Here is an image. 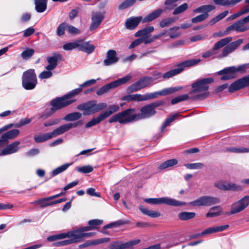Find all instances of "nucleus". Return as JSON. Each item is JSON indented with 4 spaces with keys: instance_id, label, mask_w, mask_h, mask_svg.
<instances>
[{
    "instance_id": "obj_1",
    "label": "nucleus",
    "mask_w": 249,
    "mask_h": 249,
    "mask_svg": "<svg viewBox=\"0 0 249 249\" xmlns=\"http://www.w3.org/2000/svg\"><path fill=\"white\" fill-rule=\"evenodd\" d=\"M231 37H227L220 39L216 42L212 49L213 58L219 59L226 57L235 51L244 42L243 39L232 41Z\"/></svg>"
},
{
    "instance_id": "obj_2",
    "label": "nucleus",
    "mask_w": 249,
    "mask_h": 249,
    "mask_svg": "<svg viewBox=\"0 0 249 249\" xmlns=\"http://www.w3.org/2000/svg\"><path fill=\"white\" fill-rule=\"evenodd\" d=\"M213 82V78H204L194 82L192 85V90L190 94L193 99L205 98L208 96L209 84Z\"/></svg>"
},
{
    "instance_id": "obj_3",
    "label": "nucleus",
    "mask_w": 249,
    "mask_h": 249,
    "mask_svg": "<svg viewBox=\"0 0 249 249\" xmlns=\"http://www.w3.org/2000/svg\"><path fill=\"white\" fill-rule=\"evenodd\" d=\"M134 108H130L117 113L112 116L108 120L109 123L119 122L120 124H127L137 121Z\"/></svg>"
},
{
    "instance_id": "obj_4",
    "label": "nucleus",
    "mask_w": 249,
    "mask_h": 249,
    "mask_svg": "<svg viewBox=\"0 0 249 249\" xmlns=\"http://www.w3.org/2000/svg\"><path fill=\"white\" fill-rule=\"evenodd\" d=\"M107 107L105 103L96 104L94 100L91 101L78 105L77 109L83 111L84 115H89L91 114L99 112Z\"/></svg>"
},
{
    "instance_id": "obj_5",
    "label": "nucleus",
    "mask_w": 249,
    "mask_h": 249,
    "mask_svg": "<svg viewBox=\"0 0 249 249\" xmlns=\"http://www.w3.org/2000/svg\"><path fill=\"white\" fill-rule=\"evenodd\" d=\"M200 62L199 59H193L183 61L177 65L178 68L169 71L163 74V79H168L182 72L186 68L193 66Z\"/></svg>"
},
{
    "instance_id": "obj_6",
    "label": "nucleus",
    "mask_w": 249,
    "mask_h": 249,
    "mask_svg": "<svg viewBox=\"0 0 249 249\" xmlns=\"http://www.w3.org/2000/svg\"><path fill=\"white\" fill-rule=\"evenodd\" d=\"M37 83V77L34 69H29L23 72L22 76V85L25 89H34Z\"/></svg>"
},
{
    "instance_id": "obj_7",
    "label": "nucleus",
    "mask_w": 249,
    "mask_h": 249,
    "mask_svg": "<svg viewBox=\"0 0 249 249\" xmlns=\"http://www.w3.org/2000/svg\"><path fill=\"white\" fill-rule=\"evenodd\" d=\"M73 103V101H68L65 97V95L61 97L55 98L51 102V105L52 107L50 111L42 117L47 118L52 115L57 110L67 107Z\"/></svg>"
},
{
    "instance_id": "obj_8",
    "label": "nucleus",
    "mask_w": 249,
    "mask_h": 249,
    "mask_svg": "<svg viewBox=\"0 0 249 249\" xmlns=\"http://www.w3.org/2000/svg\"><path fill=\"white\" fill-rule=\"evenodd\" d=\"M220 202V200L218 197L210 196H204L189 202V205L197 207H209L219 204Z\"/></svg>"
},
{
    "instance_id": "obj_9",
    "label": "nucleus",
    "mask_w": 249,
    "mask_h": 249,
    "mask_svg": "<svg viewBox=\"0 0 249 249\" xmlns=\"http://www.w3.org/2000/svg\"><path fill=\"white\" fill-rule=\"evenodd\" d=\"M132 78L130 75H127L123 78L114 81L109 84L103 86L98 90L96 93L98 95H102L108 92L110 89L116 88L120 85L124 84L128 82Z\"/></svg>"
},
{
    "instance_id": "obj_10",
    "label": "nucleus",
    "mask_w": 249,
    "mask_h": 249,
    "mask_svg": "<svg viewBox=\"0 0 249 249\" xmlns=\"http://www.w3.org/2000/svg\"><path fill=\"white\" fill-rule=\"evenodd\" d=\"M144 201L151 204H166L173 206H184L186 204L185 202L179 201L175 199L167 197L146 198L144 199Z\"/></svg>"
},
{
    "instance_id": "obj_11",
    "label": "nucleus",
    "mask_w": 249,
    "mask_h": 249,
    "mask_svg": "<svg viewBox=\"0 0 249 249\" xmlns=\"http://www.w3.org/2000/svg\"><path fill=\"white\" fill-rule=\"evenodd\" d=\"M153 81V79L152 77L148 76L143 77L138 81L129 86L127 88V92L128 93H130L140 90L150 85Z\"/></svg>"
},
{
    "instance_id": "obj_12",
    "label": "nucleus",
    "mask_w": 249,
    "mask_h": 249,
    "mask_svg": "<svg viewBox=\"0 0 249 249\" xmlns=\"http://www.w3.org/2000/svg\"><path fill=\"white\" fill-rule=\"evenodd\" d=\"M249 206V196H245L231 205V214H236L244 211Z\"/></svg>"
},
{
    "instance_id": "obj_13",
    "label": "nucleus",
    "mask_w": 249,
    "mask_h": 249,
    "mask_svg": "<svg viewBox=\"0 0 249 249\" xmlns=\"http://www.w3.org/2000/svg\"><path fill=\"white\" fill-rule=\"evenodd\" d=\"M92 230V227H83L73 230L77 243L83 241L86 238L94 236V232H84Z\"/></svg>"
},
{
    "instance_id": "obj_14",
    "label": "nucleus",
    "mask_w": 249,
    "mask_h": 249,
    "mask_svg": "<svg viewBox=\"0 0 249 249\" xmlns=\"http://www.w3.org/2000/svg\"><path fill=\"white\" fill-rule=\"evenodd\" d=\"M82 124L83 121L80 120L74 123H68L62 125L58 128L54 129L52 132L53 134L54 137H56L64 133L72 128H75L78 125H81Z\"/></svg>"
},
{
    "instance_id": "obj_15",
    "label": "nucleus",
    "mask_w": 249,
    "mask_h": 249,
    "mask_svg": "<svg viewBox=\"0 0 249 249\" xmlns=\"http://www.w3.org/2000/svg\"><path fill=\"white\" fill-rule=\"evenodd\" d=\"M249 85V75L238 79L232 83L229 87V91L233 92Z\"/></svg>"
},
{
    "instance_id": "obj_16",
    "label": "nucleus",
    "mask_w": 249,
    "mask_h": 249,
    "mask_svg": "<svg viewBox=\"0 0 249 249\" xmlns=\"http://www.w3.org/2000/svg\"><path fill=\"white\" fill-rule=\"evenodd\" d=\"M140 111V113L136 114L137 120L149 118L156 113V111L150 104L141 107Z\"/></svg>"
},
{
    "instance_id": "obj_17",
    "label": "nucleus",
    "mask_w": 249,
    "mask_h": 249,
    "mask_svg": "<svg viewBox=\"0 0 249 249\" xmlns=\"http://www.w3.org/2000/svg\"><path fill=\"white\" fill-rule=\"evenodd\" d=\"M140 241V239L130 240L126 243L116 241L110 245V249H129L132 246L138 244Z\"/></svg>"
},
{
    "instance_id": "obj_18",
    "label": "nucleus",
    "mask_w": 249,
    "mask_h": 249,
    "mask_svg": "<svg viewBox=\"0 0 249 249\" xmlns=\"http://www.w3.org/2000/svg\"><path fill=\"white\" fill-rule=\"evenodd\" d=\"M249 30V26L246 25L243 18L240 19L237 21L235 22L231 25L229 26L226 29V32H229L231 31L234 30L237 32H244Z\"/></svg>"
},
{
    "instance_id": "obj_19",
    "label": "nucleus",
    "mask_w": 249,
    "mask_h": 249,
    "mask_svg": "<svg viewBox=\"0 0 249 249\" xmlns=\"http://www.w3.org/2000/svg\"><path fill=\"white\" fill-rule=\"evenodd\" d=\"M104 13L101 12H92L91 23L89 27L90 31L95 30L99 26L104 18Z\"/></svg>"
},
{
    "instance_id": "obj_20",
    "label": "nucleus",
    "mask_w": 249,
    "mask_h": 249,
    "mask_svg": "<svg viewBox=\"0 0 249 249\" xmlns=\"http://www.w3.org/2000/svg\"><path fill=\"white\" fill-rule=\"evenodd\" d=\"M67 235L66 238H68V239L58 242L53 244L55 246H67L73 243H77L76 236L74 233V230L69 231L67 232L62 233Z\"/></svg>"
},
{
    "instance_id": "obj_21",
    "label": "nucleus",
    "mask_w": 249,
    "mask_h": 249,
    "mask_svg": "<svg viewBox=\"0 0 249 249\" xmlns=\"http://www.w3.org/2000/svg\"><path fill=\"white\" fill-rule=\"evenodd\" d=\"M19 133V130L14 129L4 133L0 138V147L3 146L8 143L9 140L17 137Z\"/></svg>"
},
{
    "instance_id": "obj_22",
    "label": "nucleus",
    "mask_w": 249,
    "mask_h": 249,
    "mask_svg": "<svg viewBox=\"0 0 249 249\" xmlns=\"http://www.w3.org/2000/svg\"><path fill=\"white\" fill-rule=\"evenodd\" d=\"M214 186L219 189L222 190H232L234 191L242 190V187L234 183H228L222 181H216L214 183Z\"/></svg>"
},
{
    "instance_id": "obj_23",
    "label": "nucleus",
    "mask_w": 249,
    "mask_h": 249,
    "mask_svg": "<svg viewBox=\"0 0 249 249\" xmlns=\"http://www.w3.org/2000/svg\"><path fill=\"white\" fill-rule=\"evenodd\" d=\"M119 58L117 56V53L114 50H109L107 53V58L103 61L104 66H108L118 62Z\"/></svg>"
},
{
    "instance_id": "obj_24",
    "label": "nucleus",
    "mask_w": 249,
    "mask_h": 249,
    "mask_svg": "<svg viewBox=\"0 0 249 249\" xmlns=\"http://www.w3.org/2000/svg\"><path fill=\"white\" fill-rule=\"evenodd\" d=\"M62 56L60 54L54 53L53 56L47 57V61L49 63V65L45 68L48 71H52L54 70L57 65L58 60L61 59Z\"/></svg>"
},
{
    "instance_id": "obj_25",
    "label": "nucleus",
    "mask_w": 249,
    "mask_h": 249,
    "mask_svg": "<svg viewBox=\"0 0 249 249\" xmlns=\"http://www.w3.org/2000/svg\"><path fill=\"white\" fill-rule=\"evenodd\" d=\"M78 49L79 50L88 53H90L94 51L95 46L90 44L89 42H84L82 39L78 40Z\"/></svg>"
},
{
    "instance_id": "obj_26",
    "label": "nucleus",
    "mask_w": 249,
    "mask_h": 249,
    "mask_svg": "<svg viewBox=\"0 0 249 249\" xmlns=\"http://www.w3.org/2000/svg\"><path fill=\"white\" fill-rule=\"evenodd\" d=\"M182 89L181 87H171L169 88L164 89L160 91L152 92L153 98H157L160 96H165L176 91H178Z\"/></svg>"
},
{
    "instance_id": "obj_27",
    "label": "nucleus",
    "mask_w": 249,
    "mask_h": 249,
    "mask_svg": "<svg viewBox=\"0 0 249 249\" xmlns=\"http://www.w3.org/2000/svg\"><path fill=\"white\" fill-rule=\"evenodd\" d=\"M229 227V225H225L220 226L212 227L206 229L201 233H198V236H204L206 234H210L217 232L223 231Z\"/></svg>"
},
{
    "instance_id": "obj_28",
    "label": "nucleus",
    "mask_w": 249,
    "mask_h": 249,
    "mask_svg": "<svg viewBox=\"0 0 249 249\" xmlns=\"http://www.w3.org/2000/svg\"><path fill=\"white\" fill-rule=\"evenodd\" d=\"M164 10L161 8H158L147 15L142 20L143 23L151 22L158 18L163 12Z\"/></svg>"
},
{
    "instance_id": "obj_29",
    "label": "nucleus",
    "mask_w": 249,
    "mask_h": 249,
    "mask_svg": "<svg viewBox=\"0 0 249 249\" xmlns=\"http://www.w3.org/2000/svg\"><path fill=\"white\" fill-rule=\"evenodd\" d=\"M142 19V17H131L126 20L125 27L128 29L133 30L138 26Z\"/></svg>"
},
{
    "instance_id": "obj_30",
    "label": "nucleus",
    "mask_w": 249,
    "mask_h": 249,
    "mask_svg": "<svg viewBox=\"0 0 249 249\" xmlns=\"http://www.w3.org/2000/svg\"><path fill=\"white\" fill-rule=\"evenodd\" d=\"M154 30V27L152 26L146 27L145 28L138 31L134 34L135 37H140L141 38L149 37L151 33Z\"/></svg>"
},
{
    "instance_id": "obj_31",
    "label": "nucleus",
    "mask_w": 249,
    "mask_h": 249,
    "mask_svg": "<svg viewBox=\"0 0 249 249\" xmlns=\"http://www.w3.org/2000/svg\"><path fill=\"white\" fill-rule=\"evenodd\" d=\"M19 144V142L16 141L9 144L3 149L4 154L8 155L16 152L19 149L18 145Z\"/></svg>"
},
{
    "instance_id": "obj_32",
    "label": "nucleus",
    "mask_w": 249,
    "mask_h": 249,
    "mask_svg": "<svg viewBox=\"0 0 249 249\" xmlns=\"http://www.w3.org/2000/svg\"><path fill=\"white\" fill-rule=\"evenodd\" d=\"M35 9L38 13H42L46 10L47 0H34Z\"/></svg>"
},
{
    "instance_id": "obj_33",
    "label": "nucleus",
    "mask_w": 249,
    "mask_h": 249,
    "mask_svg": "<svg viewBox=\"0 0 249 249\" xmlns=\"http://www.w3.org/2000/svg\"><path fill=\"white\" fill-rule=\"evenodd\" d=\"M222 209L220 206H214L211 208L208 213H206L207 217H213L221 214Z\"/></svg>"
},
{
    "instance_id": "obj_34",
    "label": "nucleus",
    "mask_w": 249,
    "mask_h": 249,
    "mask_svg": "<svg viewBox=\"0 0 249 249\" xmlns=\"http://www.w3.org/2000/svg\"><path fill=\"white\" fill-rule=\"evenodd\" d=\"M179 29V26H175L167 30L168 31L167 33L168 36L166 38H169V39L170 38L175 39L180 36L181 33L178 31Z\"/></svg>"
},
{
    "instance_id": "obj_35",
    "label": "nucleus",
    "mask_w": 249,
    "mask_h": 249,
    "mask_svg": "<svg viewBox=\"0 0 249 249\" xmlns=\"http://www.w3.org/2000/svg\"><path fill=\"white\" fill-rule=\"evenodd\" d=\"M54 137L53 132L46 133L39 135H35L34 140L37 143L42 142Z\"/></svg>"
},
{
    "instance_id": "obj_36",
    "label": "nucleus",
    "mask_w": 249,
    "mask_h": 249,
    "mask_svg": "<svg viewBox=\"0 0 249 249\" xmlns=\"http://www.w3.org/2000/svg\"><path fill=\"white\" fill-rule=\"evenodd\" d=\"M248 68H249V63L241 65L238 67L233 66L227 68L226 70L224 71H227L229 72H233V73L235 74L236 72L238 71L244 73L246 72V70Z\"/></svg>"
},
{
    "instance_id": "obj_37",
    "label": "nucleus",
    "mask_w": 249,
    "mask_h": 249,
    "mask_svg": "<svg viewBox=\"0 0 249 249\" xmlns=\"http://www.w3.org/2000/svg\"><path fill=\"white\" fill-rule=\"evenodd\" d=\"M226 70V68L219 71L218 72V74L219 75H224L220 78L221 80H229L236 77V74H234L233 72H229L227 71H225L224 70Z\"/></svg>"
},
{
    "instance_id": "obj_38",
    "label": "nucleus",
    "mask_w": 249,
    "mask_h": 249,
    "mask_svg": "<svg viewBox=\"0 0 249 249\" xmlns=\"http://www.w3.org/2000/svg\"><path fill=\"white\" fill-rule=\"evenodd\" d=\"M139 210L143 214L149 216L151 217H157L160 215V213L159 212L149 210L142 206H140L139 207Z\"/></svg>"
},
{
    "instance_id": "obj_39",
    "label": "nucleus",
    "mask_w": 249,
    "mask_h": 249,
    "mask_svg": "<svg viewBox=\"0 0 249 249\" xmlns=\"http://www.w3.org/2000/svg\"><path fill=\"white\" fill-rule=\"evenodd\" d=\"M105 119V118L104 117L102 113H101L98 117L93 118V119L89 121L88 123H87L85 127L86 128L91 127L100 123L101 122H102Z\"/></svg>"
},
{
    "instance_id": "obj_40",
    "label": "nucleus",
    "mask_w": 249,
    "mask_h": 249,
    "mask_svg": "<svg viewBox=\"0 0 249 249\" xmlns=\"http://www.w3.org/2000/svg\"><path fill=\"white\" fill-rule=\"evenodd\" d=\"M224 151L236 153H248L249 152V148H245L243 147H231L226 148Z\"/></svg>"
},
{
    "instance_id": "obj_41",
    "label": "nucleus",
    "mask_w": 249,
    "mask_h": 249,
    "mask_svg": "<svg viewBox=\"0 0 249 249\" xmlns=\"http://www.w3.org/2000/svg\"><path fill=\"white\" fill-rule=\"evenodd\" d=\"M82 117V114L79 112H73L66 115L63 119L66 121H75Z\"/></svg>"
},
{
    "instance_id": "obj_42",
    "label": "nucleus",
    "mask_w": 249,
    "mask_h": 249,
    "mask_svg": "<svg viewBox=\"0 0 249 249\" xmlns=\"http://www.w3.org/2000/svg\"><path fill=\"white\" fill-rule=\"evenodd\" d=\"M135 101L141 102L152 99L153 96L152 93H148L145 94H134Z\"/></svg>"
},
{
    "instance_id": "obj_43",
    "label": "nucleus",
    "mask_w": 249,
    "mask_h": 249,
    "mask_svg": "<svg viewBox=\"0 0 249 249\" xmlns=\"http://www.w3.org/2000/svg\"><path fill=\"white\" fill-rule=\"evenodd\" d=\"M176 21V18H175L168 17L164 19H162L160 22L159 25L161 28H164L172 25Z\"/></svg>"
},
{
    "instance_id": "obj_44",
    "label": "nucleus",
    "mask_w": 249,
    "mask_h": 249,
    "mask_svg": "<svg viewBox=\"0 0 249 249\" xmlns=\"http://www.w3.org/2000/svg\"><path fill=\"white\" fill-rule=\"evenodd\" d=\"M196 216L194 212H184L178 213V217L181 220H188L193 218Z\"/></svg>"
},
{
    "instance_id": "obj_45",
    "label": "nucleus",
    "mask_w": 249,
    "mask_h": 249,
    "mask_svg": "<svg viewBox=\"0 0 249 249\" xmlns=\"http://www.w3.org/2000/svg\"><path fill=\"white\" fill-rule=\"evenodd\" d=\"M82 91V89L79 87L77 89H74L71 91L69 93L65 95V97L68 101H73V103L75 102V99H72V98L78 95L79 93H80Z\"/></svg>"
},
{
    "instance_id": "obj_46",
    "label": "nucleus",
    "mask_w": 249,
    "mask_h": 249,
    "mask_svg": "<svg viewBox=\"0 0 249 249\" xmlns=\"http://www.w3.org/2000/svg\"><path fill=\"white\" fill-rule=\"evenodd\" d=\"M120 107L118 105H113L109 106V110L102 113L105 119L108 117L113 113L116 112L119 110Z\"/></svg>"
},
{
    "instance_id": "obj_47",
    "label": "nucleus",
    "mask_w": 249,
    "mask_h": 249,
    "mask_svg": "<svg viewBox=\"0 0 249 249\" xmlns=\"http://www.w3.org/2000/svg\"><path fill=\"white\" fill-rule=\"evenodd\" d=\"M72 163H66L55 168L52 172V176H56L57 175L65 171L70 165L72 164Z\"/></svg>"
},
{
    "instance_id": "obj_48",
    "label": "nucleus",
    "mask_w": 249,
    "mask_h": 249,
    "mask_svg": "<svg viewBox=\"0 0 249 249\" xmlns=\"http://www.w3.org/2000/svg\"><path fill=\"white\" fill-rule=\"evenodd\" d=\"M178 163V160L176 159H171L168 160L162 164H161L159 168L160 169H165L168 167H172Z\"/></svg>"
},
{
    "instance_id": "obj_49",
    "label": "nucleus",
    "mask_w": 249,
    "mask_h": 249,
    "mask_svg": "<svg viewBox=\"0 0 249 249\" xmlns=\"http://www.w3.org/2000/svg\"><path fill=\"white\" fill-rule=\"evenodd\" d=\"M168 32L167 30H164L162 32H160V34L153 36H152L153 39L155 41L157 39H158L160 37H161V40L163 42H167L169 41V38H166V37L168 36L167 35V33Z\"/></svg>"
},
{
    "instance_id": "obj_50",
    "label": "nucleus",
    "mask_w": 249,
    "mask_h": 249,
    "mask_svg": "<svg viewBox=\"0 0 249 249\" xmlns=\"http://www.w3.org/2000/svg\"><path fill=\"white\" fill-rule=\"evenodd\" d=\"M35 50L33 49L26 48L24 51L21 53V56L22 58L24 60H28L30 59L34 54Z\"/></svg>"
},
{
    "instance_id": "obj_51",
    "label": "nucleus",
    "mask_w": 249,
    "mask_h": 249,
    "mask_svg": "<svg viewBox=\"0 0 249 249\" xmlns=\"http://www.w3.org/2000/svg\"><path fill=\"white\" fill-rule=\"evenodd\" d=\"M188 8V4L187 3H184L182 5L176 8L173 12V14L174 15H178L186 11Z\"/></svg>"
},
{
    "instance_id": "obj_52",
    "label": "nucleus",
    "mask_w": 249,
    "mask_h": 249,
    "mask_svg": "<svg viewBox=\"0 0 249 249\" xmlns=\"http://www.w3.org/2000/svg\"><path fill=\"white\" fill-rule=\"evenodd\" d=\"M136 1V0H125L119 5L118 8L121 10L126 9L133 5Z\"/></svg>"
},
{
    "instance_id": "obj_53",
    "label": "nucleus",
    "mask_w": 249,
    "mask_h": 249,
    "mask_svg": "<svg viewBox=\"0 0 249 249\" xmlns=\"http://www.w3.org/2000/svg\"><path fill=\"white\" fill-rule=\"evenodd\" d=\"M78 40H77L74 42L67 43L63 46V48L66 51H71L76 48L78 49Z\"/></svg>"
},
{
    "instance_id": "obj_54",
    "label": "nucleus",
    "mask_w": 249,
    "mask_h": 249,
    "mask_svg": "<svg viewBox=\"0 0 249 249\" xmlns=\"http://www.w3.org/2000/svg\"><path fill=\"white\" fill-rule=\"evenodd\" d=\"M208 14L203 13L193 18L191 20V21L193 23H198L205 20L208 17Z\"/></svg>"
},
{
    "instance_id": "obj_55",
    "label": "nucleus",
    "mask_w": 249,
    "mask_h": 249,
    "mask_svg": "<svg viewBox=\"0 0 249 249\" xmlns=\"http://www.w3.org/2000/svg\"><path fill=\"white\" fill-rule=\"evenodd\" d=\"M178 116V113H176L174 114H173L169 116L168 118H167L164 123H163L161 129L163 130V129H164L166 126H167L168 125L170 124V123L173 122L176 118Z\"/></svg>"
},
{
    "instance_id": "obj_56",
    "label": "nucleus",
    "mask_w": 249,
    "mask_h": 249,
    "mask_svg": "<svg viewBox=\"0 0 249 249\" xmlns=\"http://www.w3.org/2000/svg\"><path fill=\"white\" fill-rule=\"evenodd\" d=\"M189 98V95L188 94H183L173 98L171 101L172 105L176 104L180 102L187 100Z\"/></svg>"
},
{
    "instance_id": "obj_57",
    "label": "nucleus",
    "mask_w": 249,
    "mask_h": 249,
    "mask_svg": "<svg viewBox=\"0 0 249 249\" xmlns=\"http://www.w3.org/2000/svg\"><path fill=\"white\" fill-rule=\"evenodd\" d=\"M76 170L78 172L83 173H89L93 171V169L90 165L84 166L82 167H77Z\"/></svg>"
},
{
    "instance_id": "obj_58",
    "label": "nucleus",
    "mask_w": 249,
    "mask_h": 249,
    "mask_svg": "<svg viewBox=\"0 0 249 249\" xmlns=\"http://www.w3.org/2000/svg\"><path fill=\"white\" fill-rule=\"evenodd\" d=\"M66 236L67 235L66 234L60 233L49 236L47 237V240L48 241L52 242L57 240L66 238Z\"/></svg>"
},
{
    "instance_id": "obj_59",
    "label": "nucleus",
    "mask_w": 249,
    "mask_h": 249,
    "mask_svg": "<svg viewBox=\"0 0 249 249\" xmlns=\"http://www.w3.org/2000/svg\"><path fill=\"white\" fill-rule=\"evenodd\" d=\"M67 30V25L65 23L60 24L57 27L56 34L58 36H61L65 33V30Z\"/></svg>"
},
{
    "instance_id": "obj_60",
    "label": "nucleus",
    "mask_w": 249,
    "mask_h": 249,
    "mask_svg": "<svg viewBox=\"0 0 249 249\" xmlns=\"http://www.w3.org/2000/svg\"><path fill=\"white\" fill-rule=\"evenodd\" d=\"M103 221L102 220L99 219H93L90 220L89 221L88 224L89 226L88 227H92V230L96 229V226L100 225L103 223Z\"/></svg>"
},
{
    "instance_id": "obj_61",
    "label": "nucleus",
    "mask_w": 249,
    "mask_h": 249,
    "mask_svg": "<svg viewBox=\"0 0 249 249\" xmlns=\"http://www.w3.org/2000/svg\"><path fill=\"white\" fill-rule=\"evenodd\" d=\"M109 240L110 239L109 238L97 239L89 242V245L91 246L97 245L105 242H108Z\"/></svg>"
},
{
    "instance_id": "obj_62",
    "label": "nucleus",
    "mask_w": 249,
    "mask_h": 249,
    "mask_svg": "<svg viewBox=\"0 0 249 249\" xmlns=\"http://www.w3.org/2000/svg\"><path fill=\"white\" fill-rule=\"evenodd\" d=\"M185 166L188 169H201L203 167L204 165L202 163H194L186 164Z\"/></svg>"
},
{
    "instance_id": "obj_63",
    "label": "nucleus",
    "mask_w": 249,
    "mask_h": 249,
    "mask_svg": "<svg viewBox=\"0 0 249 249\" xmlns=\"http://www.w3.org/2000/svg\"><path fill=\"white\" fill-rule=\"evenodd\" d=\"M67 30L72 35H77L80 33L79 29L71 25H67Z\"/></svg>"
},
{
    "instance_id": "obj_64",
    "label": "nucleus",
    "mask_w": 249,
    "mask_h": 249,
    "mask_svg": "<svg viewBox=\"0 0 249 249\" xmlns=\"http://www.w3.org/2000/svg\"><path fill=\"white\" fill-rule=\"evenodd\" d=\"M53 75L52 72L51 71H43L41 72L38 77L40 79H47L51 77Z\"/></svg>"
}]
</instances>
